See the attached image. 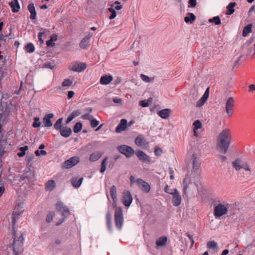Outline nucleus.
I'll list each match as a JSON object with an SVG mask.
<instances>
[{"instance_id":"1","label":"nucleus","mask_w":255,"mask_h":255,"mask_svg":"<svg viewBox=\"0 0 255 255\" xmlns=\"http://www.w3.org/2000/svg\"><path fill=\"white\" fill-rule=\"evenodd\" d=\"M232 135L231 130L228 128L223 129L217 138V146L220 151L225 154L228 150L231 142Z\"/></svg>"},{"instance_id":"2","label":"nucleus","mask_w":255,"mask_h":255,"mask_svg":"<svg viewBox=\"0 0 255 255\" xmlns=\"http://www.w3.org/2000/svg\"><path fill=\"white\" fill-rule=\"evenodd\" d=\"M12 235H13V251L15 255H18L20 253L23 251V235L21 234L19 237L16 236V231L13 228L12 230Z\"/></svg>"},{"instance_id":"3","label":"nucleus","mask_w":255,"mask_h":255,"mask_svg":"<svg viewBox=\"0 0 255 255\" xmlns=\"http://www.w3.org/2000/svg\"><path fill=\"white\" fill-rule=\"evenodd\" d=\"M229 207V205L227 203H220L216 206L214 210L215 218H219L226 214L228 212Z\"/></svg>"},{"instance_id":"4","label":"nucleus","mask_w":255,"mask_h":255,"mask_svg":"<svg viewBox=\"0 0 255 255\" xmlns=\"http://www.w3.org/2000/svg\"><path fill=\"white\" fill-rule=\"evenodd\" d=\"M168 186L166 185L164 189L165 192L172 195V204L174 206L177 207L180 205L181 196L176 188L173 189V191H167Z\"/></svg>"},{"instance_id":"5","label":"nucleus","mask_w":255,"mask_h":255,"mask_svg":"<svg viewBox=\"0 0 255 255\" xmlns=\"http://www.w3.org/2000/svg\"><path fill=\"white\" fill-rule=\"evenodd\" d=\"M115 221L117 228L121 230L124 223V218L123 210L121 208H118L116 209L115 213Z\"/></svg>"},{"instance_id":"6","label":"nucleus","mask_w":255,"mask_h":255,"mask_svg":"<svg viewBox=\"0 0 255 255\" xmlns=\"http://www.w3.org/2000/svg\"><path fill=\"white\" fill-rule=\"evenodd\" d=\"M80 162V157L78 156H73L65 161L62 164V167L65 169H69L76 165Z\"/></svg>"},{"instance_id":"7","label":"nucleus","mask_w":255,"mask_h":255,"mask_svg":"<svg viewBox=\"0 0 255 255\" xmlns=\"http://www.w3.org/2000/svg\"><path fill=\"white\" fill-rule=\"evenodd\" d=\"M235 101L233 97H230L227 100L225 106V110L227 115L231 117L234 113Z\"/></svg>"},{"instance_id":"8","label":"nucleus","mask_w":255,"mask_h":255,"mask_svg":"<svg viewBox=\"0 0 255 255\" xmlns=\"http://www.w3.org/2000/svg\"><path fill=\"white\" fill-rule=\"evenodd\" d=\"M118 149L122 154H124L127 157H130L134 154V150L130 146L126 145H119Z\"/></svg>"},{"instance_id":"9","label":"nucleus","mask_w":255,"mask_h":255,"mask_svg":"<svg viewBox=\"0 0 255 255\" xmlns=\"http://www.w3.org/2000/svg\"><path fill=\"white\" fill-rule=\"evenodd\" d=\"M56 208L57 211L65 218H66L70 214L69 209L66 207L62 202L60 201H58L56 204Z\"/></svg>"},{"instance_id":"10","label":"nucleus","mask_w":255,"mask_h":255,"mask_svg":"<svg viewBox=\"0 0 255 255\" xmlns=\"http://www.w3.org/2000/svg\"><path fill=\"white\" fill-rule=\"evenodd\" d=\"M192 159L193 160V170L194 172H196L198 174L200 172V159L195 153L192 154Z\"/></svg>"},{"instance_id":"11","label":"nucleus","mask_w":255,"mask_h":255,"mask_svg":"<svg viewBox=\"0 0 255 255\" xmlns=\"http://www.w3.org/2000/svg\"><path fill=\"white\" fill-rule=\"evenodd\" d=\"M122 201L126 207L130 205L132 201V197L129 191H127L123 193Z\"/></svg>"},{"instance_id":"12","label":"nucleus","mask_w":255,"mask_h":255,"mask_svg":"<svg viewBox=\"0 0 255 255\" xmlns=\"http://www.w3.org/2000/svg\"><path fill=\"white\" fill-rule=\"evenodd\" d=\"M93 35L91 32H88L81 40V49H86L90 46V41Z\"/></svg>"},{"instance_id":"13","label":"nucleus","mask_w":255,"mask_h":255,"mask_svg":"<svg viewBox=\"0 0 255 255\" xmlns=\"http://www.w3.org/2000/svg\"><path fill=\"white\" fill-rule=\"evenodd\" d=\"M138 187L145 193L149 192L150 187L148 183L141 179H138L136 181Z\"/></svg>"},{"instance_id":"14","label":"nucleus","mask_w":255,"mask_h":255,"mask_svg":"<svg viewBox=\"0 0 255 255\" xmlns=\"http://www.w3.org/2000/svg\"><path fill=\"white\" fill-rule=\"evenodd\" d=\"M135 154L138 159L143 162H151V159L149 156L147 155L143 151L138 150L135 152Z\"/></svg>"},{"instance_id":"15","label":"nucleus","mask_w":255,"mask_h":255,"mask_svg":"<svg viewBox=\"0 0 255 255\" xmlns=\"http://www.w3.org/2000/svg\"><path fill=\"white\" fill-rule=\"evenodd\" d=\"M54 117V115L52 113L46 114L43 119V123L45 127H51L52 126V123L51 121V119Z\"/></svg>"},{"instance_id":"16","label":"nucleus","mask_w":255,"mask_h":255,"mask_svg":"<svg viewBox=\"0 0 255 255\" xmlns=\"http://www.w3.org/2000/svg\"><path fill=\"white\" fill-rule=\"evenodd\" d=\"M127 127V121L126 119H122L120 124L116 128L115 131L117 133H120L126 130Z\"/></svg>"},{"instance_id":"17","label":"nucleus","mask_w":255,"mask_h":255,"mask_svg":"<svg viewBox=\"0 0 255 255\" xmlns=\"http://www.w3.org/2000/svg\"><path fill=\"white\" fill-rule=\"evenodd\" d=\"M27 9L30 13V18L32 20L36 19V11L33 3H30L27 5Z\"/></svg>"},{"instance_id":"18","label":"nucleus","mask_w":255,"mask_h":255,"mask_svg":"<svg viewBox=\"0 0 255 255\" xmlns=\"http://www.w3.org/2000/svg\"><path fill=\"white\" fill-rule=\"evenodd\" d=\"M9 5L11 8L12 11L14 13L19 11L20 9V5L18 0H13L8 3Z\"/></svg>"},{"instance_id":"19","label":"nucleus","mask_w":255,"mask_h":255,"mask_svg":"<svg viewBox=\"0 0 255 255\" xmlns=\"http://www.w3.org/2000/svg\"><path fill=\"white\" fill-rule=\"evenodd\" d=\"M110 195L111 198L113 200V205L116 206V202L117 201V188L115 185L112 186L110 188Z\"/></svg>"},{"instance_id":"20","label":"nucleus","mask_w":255,"mask_h":255,"mask_svg":"<svg viewBox=\"0 0 255 255\" xmlns=\"http://www.w3.org/2000/svg\"><path fill=\"white\" fill-rule=\"evenodd\" d=\"M61 136L64 137H68L70 136L72 133V130L70 128L64 127L59 130Z\"/></svg>"},{"instance_id":"21","label":"nucleus","mask_w":255,"mask_h":255,"mask_svg":"<svg viewBox=\"0 0 255 255\" xmlns=\"http://www.w3.org/2000/svg\"><path fill=\"white\" fill-rule=\"evenodd\" d=\"M170 113V110L169 109H164L163 110L159 111L157 114L161 118L163 119H167Z\"/></svg>"},{"instance_id":"22","label":"nucleus","mask_w":255,"mask_h":255,"mask_svg":"<svg viewBox=\"0 0 255 255\" xmlns=\"http://www.w3.org/2000/svg\"><path fill=\"white\" fill-rule=\"evenodd\" d=\"M80 115V110H76L73 111L71 114L67 118L66 123L69 124L71 122L74 118Z\"/></svg>"},{"instance_id":"23","label":"nucleus","mask_w":255,"mask_h":255,"mask_svg":"<svg viewBox=\"0 0 255 255\" xmlns=\"http://www.w3.org/2000/svg\"><path fill=\"white\" fill-rule=\"evenodd\" d=\"M113 80V77L111 75H105L101 77L100 79V83L102 85H108Z\"/></svg>"},{"instance_id":"24","label":"nucleus","mask_w":255,"mask_h":255,"mask_svg":"<svg viewBox=\"0 0 255 255\" xmlns=\"http://www.w3.org/2000/svg\"><path fill=\"white\" fill-rule=\"evenodd\" d=\"M103 152L96 151L92 153L90 156V160L94 162L97 161L102 155Z\"/></svg>"},{"instance_id":"25","label":"nucleus","mask_w":255,"mask_h":255,"mask_svg":"<svg viewBox=\"0 0 255 255\" xmlns=\"http://www.w3.org/2000/svg\"><path fill=\"white\" fill-rule=\"evenodd\" d=\"M191 182V177L186 176L183 181V193L184 194H186L187 192V189L188 188V185Z\"/></svg>"},{"instance_id":"26","label":"nucleus","mask_w":255,"mask_h":255,"mask_svg":"<svg viewBox=\"0 0 255 255\" xmlns=\"http://www.w3.org/2000/svg\"><path fill=\"white\" fill-rule=\"evenodd\" d=\"M236 5V3L235 2H230L228 6H227V11L226 12V14L227 15H231L232 14L234 11V7Z\"/></svg>"},{"instance_id":"27","label":"nucleus","mask_w":255,"mask_h":255,"mask_svg":"<svg viewBox=\"0 0 255 255\" xmlns=\"http://www.w3.org/2000/svg\"><path fill=\"white\" fill-rule=\"evenodd\" d=\"M252 23H249L245 26V27L244 28L242 34L244 37H246L249 33L252 32Z\"/></svg>"},{"instance_id":"28","label":"nucleus","mask_w":255,"mask_h":255,"mask_svg":"<svg viewBox=\"0 0 255 255\" xmlns=\"http://www.w3.org/2000/svg\"><path fill=\"white\" fill-rule=\"evenodd\" d=\"M232 166L236 169V170L238 171L242 169V161L240 159L238 158L236 159L235 161L232 162Z\"/></svg>"},{"instance_id":"29","label":"nucleus","mask_w":255,"mask_h":255,"mask_svg":"<svg viewBox=\"0 0 255 255\" xmlns=\"http://www.w3.org/2000/svg\"><path fill=\"white\" fill-rule=\"evenodd\" d=\"M167 238L166 237H161L156 241V245L159 247L163 246L165 245L166 243L167 242Z\"/></svg>"},{"instance_id":"30","label":"nucleus","mask_w":255,"mask_h":255,"mask_svg":"<svg viewBox=\"0 0 255 255\" xmlns=\"http://www.w3.org/2000/svg\"><path fill=\"white\" fill-rule=\"evenodd\" d=\"M196 19L195 15L192 13H188L187 16L184 18V21L186 23H192Z\"/></svg>"},{"instance_id":"31","label":"nucleus","mask_w":255,"mask_h":255,"mask_svg":"<svg viewBox=\"0 0 255 255\" xmlns=\"http://www.w3.org/2000/svg\"><path fill=\"white\" fill-rule=\"evenodd\" d=\"M112 216L110 212H108L106 215L107 228L110 232L112 231Z\"/></svg>"},{"instance_id":"32","label":"nucleus","mask_w":255,"mask_h":255,"mask_svg":"<svg viewBox=\"0 0 255 255\" xmlns=\"http://www.w3.org/2000/svg\"><path fill=\"white\" fill-rule=\"evenodd\" d=\"M55 187V183L53 180H48L45 185V189L47 190L52 191Z\"/></svg>"},{"instance_id":"33","label":"nucleus","mask_w":255,"mask_h":255,"mask_svg":"<svg viewBox=\"0 0 255 255\" xmlns=\"http://www.w3.org/2000/svg\"><path fill=\"white\" fill-rule=\"evenodd\" d=\"M207 247L208 249L214 250L215 251H217L218 249V244L214 241H209L207 243Z\"/></svg>"},{"instance_id":"34","label":"nucleus","mask_w":255,"mask_h":255,"mask_svg":"<svg viewBox=\"0 0 255 255\" xmlns=\"http://www.w3.org/2000/svg\"><path fill=\"white\" fill-rule=\"evenodd\" d=\"M144 138L141 135H138L135 139L134 142L138 146H141L144 141Z\"/></svg>"},{"instance_id":"35","label":"nucleus","mask_w":255,"mask_h":255,"mask_svg":"<svg viewBox=\"0 0 255 255\" xmlns=\"http://www.w3.org/2000/svg\"><path fill=\"white\" fill-rule=\"evenodd\" d=\"M25 50L28 52L31 53L35 50V47L33 43H28L24 46Z\"/></svg>"},{"instance_id":"36","label":"nucleus","mask_w":255,"mask_h":255,"mask_svg":"<svg viewBox=\"0 0 255 255\" xmlns=\"http://www.w3.org/2000/svg\"><path fill=\"white\" fill-rule=\"evenodd\" d=\"M44 66L47 68L53 69L56 66V63L54 60H52L50 61H47L44 63Z\"/></svg>"},{"instance_id":"37","label":"nucleus","mask_w":255,"mask_h":255,"mask_svg":"<svg viewBox=\"0 0 255 255\" xmlns=\"http://www.w3.org/2000/svg\"><path fill=\"white\" fill-rule=\"evenodd\" d=\"M71 183L75 188H78L80 187V178L78 177H73Z\"/></svg>"},{"instance_id":"38","label":"nucleus","mask_w":255,"mask_h":255,"mask_svg":"<svg viewBox=\"0 0 255 255\" xmlns=\"http://www.w3.org/2000/svg\"><path fill=\"white\" fill-rule=\"evenodd\" d=\"M28 149V147L27 145H25L24 146L20 147L19 149L20 152H19L17 153V155L18 157H23L25 155V151Z\"/></svg>"},{"instance_id":"39","label":"nucleus","mask_w":255,"mask_h":255,"mask_svg":"<svg viewBox=\"0 0 255 255\" xmlns=\"http://www.w3.org/2000/svg\"><path fill=\"white\" fill-rule=\"evenodd\" d=\"M4 112H6L7 113L6 115L3 117V120H2V124H5L6 123L7 120H8L9 114L10 112V109L9 108L8 106L6 105V107L5 108Z\"/></svg>"},{"instance_id":"40","label":"nucleus","mask_w":255,"mask_h":255,"mask_svg":"<svg viewBox=\"0 0 255 255\" xmlns=\"http://www.w3.org/2000/svg\"><path fill=\"white\" fill-rule=\"evenodd\" d=\"M63 121V118L58 119L54 125V128L56 130H59L62 128L61 125Z\"/></svg>"},{"instance_id":"41","label":"nucleus","mask_w":255,"mask_h":255,"mask_svg":"<svg viewBox=\"0 0 255 255\" xmlns=\"http://www.w3.org/2000/svg\"><path fill=\"white\" fill-rule=\"evenodd\" d=\"M114 4H112L111 5V7L108 8L109 11L110 12H111V14L109 16V19H114L117 15L116 11H115V9L112 7L114 6Z\"/></svg>"},{"instance_id":"42","label":"nucleus","mask_w":255,"mask_h":255,"mask_svg":"<svg viewBox=\"0 0 255 255\" xmlns=\"http://www.w3.org/2000/svg\"><path fill=\"white\" fill-rule=\"evenodd\" d=\"M209 22H214L216 25H219L221 24V19L219 16H216L212 18L209 19Z\"/></svg>"},{"instance_id":"43","label":"nucleus","mask_w":255,"mask_h":255,"mask_svg":"<svg viewBox=\"0 0 255 255\" xmlns=\"http://www.w3.org/2000/svg\"><path fill=\"white\" fill-rule=\"evenodd\" d=\"M108 159V157H106L102 162L101 168L100 169V172L101 173H103L106 171Z\"/></svg>"},{"instance_id":"44","label":"nucleus","mask_w":255,"mask_h":255,"mask_svg":"<svg viewBox=\"0 0 255 255\" xmlns=\"http://www.w3.org/2000/svg\"><path fill=\"white\" fill-rule=\"evenodd\" d=\"M41 122H39V118L38 117L34 118V122L32 124V127L34 128L40 127Z\"/></svg>"},{"instance_id":"45","label":"nucleus","mask_w":255,"mask_h":255,"mask_svg":"<svg viewBox=\"0 0 255 255\" xmlns=\"http://www.w3.org/2000/svg\"><path fill=\"white\" fill-rule=\"evenodd\" d=\"M195 130H198L202 128V124L199 120H196L193 124Z\"/></svg>"},{"instance_id":"46","label":"nucleus","mask_w":255,"mask_h":255,"mask_svg":"<svg viewBox=\"0 0 255 255\" xmlns=\"http://www.w3.org/2000/svg\"><path fill=\"white\" fill-rule=\"evenodd\" d=\"M69 69L73 71L80 72V63L74 64L69 67Z\"/></svg>"},{"instance_id":"47","label":"nucleus","mask_w":255,"mask_h":255,"mask_svg":"<svg viewBox=\"0 0 255 255\" xmlns=\"http://www.w3.org/2000/svg\"><path fill=\"white\" fill-rule=\"evenodd\" d=\"M141 79L143 81H144L145 83H149L151 81L150 78L148 76H146L144 74H141L140 76Z\"/></svg>"},{"instance_id":"48","label":"nucleus","mask_w":255,"mask_h":255,"mask_svg":"<svg viewBox=\"0 0 255 255\" xmlns=\"http://www.w3.org/2000/svg\"><path fill=\"white\" fill-rule=\"evenodd\" d=\"M90 122V125L93 128H96L99 124V121L94 118H93Z\"/></svg>"},{"instance_id":"49","label":"nucleus","mask_w":255,"mask_h":255,"mask_svg":"<svg viewBox=\"0 0 255 255\" xmlns=\"http://www.w3.org/2000/svg\"><path fill=\"white\" fill-rule=\"evenodd\" d=\"M72 84V81L69 79H65L64 81L62 82V85L63 87L70 86Z\"/></svg>"},{"instance_id":"50","label":"nucleus","mask_w":255,"mask_h":255,"mask_svg":"<svg viewBox=\"0 0 255 255\" xmlns=\"http://www.w3.org/2000/svg\"><path fill=\"white\" fill-rule=\"evenodd\" d=\"M206 100L204 99L203 98L201 97L197 102L196 103V107H200L202 106Z\"/></svg>"},{"instance_id":"51","label":"nucleus","mask_w":255,"mask_h":255,"mask_svg":"<svg viewBox=\"0 0 255 255\" xmlns=\"http://www.w3.org/2000/svg\"><path fill=\"white\" fill-rule=\"evenodd\" d=\"M54 215V213H50L48 214L46 216V221L47 223L51 222L53 219Z\"/></svg>"},{"instance_id":"52","label":"nucleus","mask_w":255,"mask_h":255,"mask_svg":"<svg viewBox=\"0 0 255 255\" xmlns=\"http://www.w3.org/2000/svg\"><path fill=\"white\" fill-rule=\"evenodd\" d=\"M73 131L75 133H78L80 132V122L76 123L74 127Z\"/></svg>"},{"instance_id":"53","label":"nucleus","mask_w":255,"mask_h":255,"mask_svg":"<svg viewBox=\"0 0 255 255\" xmlns=\"http://www.w3.org/2000/svg\"><path fill=\"white\" fill-rule=\"evenodd\" d=\"M162 152L163 151L160 148L156 147L154 150V154L157 156H160Z\"/></svg>"},{"instance_id":"54","label":"nucleus","mask_w":255,"mask_h":255,"mask_svg":"<svg viewBox=\"0 0 255 255\" xmlns=\"http://www.w3.org/2000/svg\"><path fill=\"white\" fill-rule=\"evenodd\" d=\"M81 117L83 119L88 120L90 121L93 118V116L89 114H84Z\"/></svg>"},{"instance_id":"55","label":"nucleus","mask_w":255,"mask_h":255,"mask_svg":"<svg viewBox=\"0 0 255 255\" xmlns=\"http://www.w3.org/2000/svg\"><path fill=\"white\" fill-rule=\"evenodd\" d=\"M209 88H208L205 93H204L203 95L202 96V98H203L204 99H205L206 101L207 99L209 97Z\"/></svg>"},{"instance_id":"56","label":"nucleus","mask_w":255,"mask_h":255,"mask_svg":"<svg viewBox=\"0 0 255 255\" xmlns=\"http://www.w3.org/2000/svg\"><path fill=\"white\" fill-rule=\"evenodd\" d=\"M197 4L196 0H189V7H194Z\"/></svg>"},{"instance_id":"57","label":"nucleus","mask_w":255,"mask_h":255,"mask_svg":"<svg viewBox=\"0 0 255 255\" xmlns=\"http://www.w3.org/2000/svg\"><path fill=\"white\" fill-rule=\"evenodd\" d=\"M186 236L187 237H188V238L189 239L191 243V247H192L193 246V245L194 244V239H193V236L189 233H186Z\"/></svg>"},{"instance_id":"58","label":"nucleus","mask_w":255,"mask_h":255,"mask_svg":"<svg viewBox=\"0 0 255 255\" xmlns=\"http://www.w3.org/2000/svg\"><path fill=\"white\" fill-rule=\"evenodd\" d=\"M46 44L47 45V46L48 47H54L55 46V43L53 41H51V40L49 39V40H48L47 41H46Z\"/></svg>"},{"instance_id":"59","label":"nucleus","mask_w":255,"mask_h":255,"mask_svg":"<svg viewBox=\"0 0 255 255\" xmlns=\"http://www.w3.org/2000/svg\"><path fill=\"white\" fill-rule=\"evenodd\" d=\"M242 168L244 169L246 171H251V168L247 163H243Z\"/></svg>"},{"instance_id":"60","label":"nucleus","mask_w":255,"mask_h":255,"mask_svg":"<svg viewBox=\"0 0 255 255\" xmlns=\"http://www.w3.org/2000/svg\"><path fill=\"white\" fill-rule=\"evenodd\" d=\"M0 143H4L5 145L7 144V137L3 138L2 134H1V137H0Z\"/></svg>"},{"instance_id":"61","label":"nucleus","mask_w":255,"mask_h":255,"mask_svg":"<svg viewBox=\"0 0 255 255\" xmlns=\"http://www.w3.org/2000/svg\"><path fill=\"white\" fill-rule=\"evenodd\" d=\"M34 155L33 154H31L29 155H27L26 157V161L27 162L29 163L33 158H34Z\"/></svg>"},{"instance_id":"62","label":"nucleus","mask_w":255,"mask_h":255,"mask_svg":"<svg viewBox=\"0 0 255 255\" xmlns=\"http://www.w3.org/2000/svg\"><path fill=\"white\" fill-rule=\"evenodd\" d=\"M74 92L73 91H69L68 92L67 94V98L68 99H71L74 95Z\"/></svg>"},{"instance_id":"63","label":"nucleus","mask_w":255,"mask_h":255,"mask_svg":"<svg viewBox=\"0 0 255 255\" xmlns=\"http://www.w3.org/2000/svg\"><path fill=\"white\" fill-rule=\"evenodd\" d=\"M139 105L142 107H147L148 106V103L144 101H141L139 102Z\"/></svg>"},{"instance_id":"64","label":"nucleus","mask_w":255,"mask_h":255,"mask_svg":"<svg viewBox=\"0 0 255 255\" xmlns=\"http://www.w3.org/2000/svg\"><path fill=\"white\" fill-rule=\"evenodd\" d=\"M249 91L250 92H253L255 91V84H251L249 86Z\"/></svg>"}]
</instances>
